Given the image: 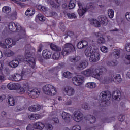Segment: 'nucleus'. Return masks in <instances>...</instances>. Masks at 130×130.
<instances>
[{"instance_id": "f257e3e1", "label": "nucleus", "mask_w": 130, "mask_h": 130, "mask_svg": "<svg viewBox=\"0 0 130 130\" xmlns=\"http://www.w3.org/2000/svg\"><path fill=\"white\" fill-rule=\"evenodd\" d=\"M75 50V47L71 43H67L64 44V47L61 51H56L52 55L53 59L55 60H58L60 58V56H66L70 54L71 52H73V51Z\"/></svg>"}, {"instance_id": "f03ea898", "label": "nucleus", "mask_w": 130, "mask_h": 130, "mask_svg": "<svg viewBox=\"0 0 130 130\" xmlns=\"http://www.w3.org/2000/svg\"><path fill=\"white\" fill-rule=\"evenodd\" d=\"M8 28L10 31L12 32H18L19 34L17 36V37L19 39H22L23 36L25 34V31L21 28L20 26L17 25L14 22H10L8 25ZM19 39L16 40V41H18Z\"/></svg>"}, {"instance_id": "7ed1b4c3", "label": "nucleus", "mask_w": 130, "mask_h": 130, "mask_svg": "<svg viewBox=\"0 0 130 130\" xmlns=\"http://www.w3.org/2000/svg\"><path fill=\"white\" fill-rule=\"evenodd\" d=\"M43 91L46 95L54 96L56 94V88L50 84H47L43 87Z\"/></svg>"}, {"instance_id": "20e7f679", "label": "nucleus", "mask_w": 130, "mask_h": 130, "mask_svg": "<svg viewBox=\"0 0 130 130\" xmlns=\"http://www.w3.org/2000/svg\"><path fill=\"white\" fill-rule=\"evenodd\" d=\"M111 98V93L109 91H102L100 94V99L103 102L109 101Z\"/></svg>"}, {"instance_id": "39448f33", "label": "nucleus", "mask_w": 130, "mask_h": 130, "mask_svg": "<svg viewBox=\"0 0 130 130\" xmlns=\"http://www.w3.org/2000/svg\"><path fill=\"white\" fill-rule=\"evenodd\" d=\"M25 61H26L29 63V66L31 68H34L35 66V59L32 57V53L27 52L25 54V58L24 59Z\"/></svg>"}, {"instance_id": "423d86ee", "label": "nucleus", "mask_w": 130, "mask_h": 130, "mask_svg": "<svg viewBox=\"0 0 130 130\" xmlns=\"http://www.w3.org/2000/svg\"><path fill=\"white\" fill-rule=\"evenodd\" d=\"M15 45L16 41H14V40L11 38L5 39V44L0 43V45L2 46L3 48H10V47H12V46Z\"/></svg>"}, {"instance_id": "0eeeda50", "label": "nucleus", "mask_w": 130, "mask_h": 130, "mask_svg": "<svg viewBox=\"0 0 130 130\" xmlns=\"http://www.w3.org/2000/svg\"><path fill=\"white\" fill-rule=\"evenodd\" d=\"M73 118L76 122H80L84 119V114L80 111H76L73 114Z\"/></svg>"}, {"instance_id": "6e6552de", "label": "nucleus", "mask_w": 130, "mask_h": 130, "mask_svg": "<svg viewBox=\"0 0 130 130\" xmlns=\"http://www.w3.org/2000/svg\"><path fill=\"white\" fill-rule=\"evenodd\" d=\"M16 89H15L17 93L18 94H24L25 92L28 93V89L29 88V85H25L23 87L19 84H16Z\"/></svg>"}, {"instance_id": "1a4fd4ad", "label": "nucleus", "mask_w": 130, "mask_h": 130, "mask_svg": "<svg viewBox=\"0 0 130 130\" xmlns=\"http://www.w3.org/2000/svg\"><path fill=\"white\" fill-rule=\"evenodd\" d=\"M27 93H28L29 96L32 97V98H37L40 95V91L38 89L30 88L29 86Z\"/></svg>"}, {"instance_id": "9d476101", "label": "nucleus", "mask_w": 130, "mask_h": 130, "mask_svg": "<svg viewBox=\"0 0 130 130\" xmlns=\"http://www.w3.org/2000/svg\"><path fill=\"white\" fill-rule=\"evenodd\" d=\"M117 82V84H119L120 82H121V76L119 74H115L113 76H111V77L106 78L105 79L106 82Z\"/></svg>"}, {"instance_id": "9b49d317", "label": "nucleus", "mask_w": 130, "mask_h": 130, "mask_svg": "<svg viewBox=\"0 0 130 130\" xmlns=\"http://www.w3.org/2000/svg\"><path fill=\"white\" fill-rule=\"evenodd\" d=\"M72 81L73 84L75 85V86H80L83 84V82H84V77L81 75H78L77 76H75L72 78Z\"/></svg>"}, {"instance_id": "f8f14e48", "label": "nucleus", "mask_w": 130, "mask_h": 130, "mask_svg": "<svg viewBox=\"0 0 130 130\" xmlns=\"http://www.w3.org/2000/svg\"><path fill=\"white\" fill-rule=\"evenodd\" d=\"M89 57V60L91 62H96L100 59V54L96 50Z\"/></svg>"}, {"instance_id": "ddd939ff", "label": "nucleus", "mask_w": 130, "mask_h": 130, "mask_svg": "<svg viewBox=\"0 0 130 130\" xmlns=\"http://www.w3.org/2000/svg\"><path fill=\"white\" fill-rule=\"evenodd\" d=\"M74 66L77 71H83L88 66V62L87 61H84L78 64H74Z\"/></svg>"}, {"instance_id": "4468645a", "label": "nucleus", "mask_w": 130, "mask_h": 130, "mask_svg": "<svg viewBox=\"0 0 130 130\" xmlns=\"http://www.w3.org/2000/svg\"><path fill=\"white\" fill-rule=\"evenodd\" d=\"M103 74V70L102 69H93L91 71V76L93 77V78H95L97 79L101 76Z\"/></svg>"}, {"instance_id": "2eb2a0df", "label": "nucleus", "mask_w": 130, "mask_h": 130, "mask_svg": "<svg viewBox=\"0 0 130 130\" xmlns=\"http://www.w3.org/2000/svg\"><path fill=\"white\" fill-rule=\"evenodd\" d=\"M96 50H97V49L93 48L92 46H89L87 47L84 51V53L86 56L90 57V56H91Z\"/></svg>"}, {"instance_id": "dca6fc26", "label": "nucleus", "mask_w": 130, "mask_h": 130, "mask_svg": "<svg viewBox=\"0 0 130 130\" xmlns=\"http://www.w3.org/2000/svg\"><path fill=\"white\" fill-rule=\"evenodd\" d=\"M98 20L101 25L103 26H107L108 24V19L107 17L104 15H100L98 17Z\"/></svg>"}, {"instance_id": "f3484780", "label": "nucleus", "mask_w": 130, "mask_h": 130, "mask_svg": "<svg viewBox=\"0 0 130 130\" xmlns=\"http://www.w3.org/2000/svg\"><path fill=\"white\" fill-rule=\"evenodd\" d=\"M64 92L67 96H74L75 95V89L71 86H67L64 88Z\"/></svg>"}, {"instance_id": "a211bd4d", "label": "nucleus", "mask_w": 130, "mask_h": 130, "mask_svg": "<svg viewBox=\"0 0 130 130\" xmlns=\"http://www.w3.org/2000/svg\"><path fill=\"white\" fill-rule=\"evenodd\" d=\"M9 79L11 81H15V82H19L22 80V77L19 74H14L9 76Z\"/></svg>"}, {"instance_id": "6ab92c4d", "label": "nucleus", "mask_w": 130, "mask_h": 130, "mask_svg": "<svg viewBox=\"0 0 130 130\" xmlns=\"http://www.w3.org/2000/svg\"><path fill=\"white\" fill-rule=\"evenodd\" d=\"M30 73H31L30 70H29L28 69H23L20 74L21 79H22V80H24V79H25V78H26V77H27V76L29 75Z\"/></svg>"}, {"instance_id": "aec40b11", "label": "nucleus", "mask_w": 130, "mask_h": 130, "mask_svg": "<svg viewBox=\"0 0 130 130\" xmlns=\"http://www.w3.org/2000/svg\"><path fill=\"white\" fill-rule=\"evenodd\" d=\"M62 117L65 122L69 123L71 121V115L66 112L62 113Z\"/></svg>"}, {"instance_id": "412c9836", "label": "nucleus", "mask_w": 130, "mask_h": 130, "mask_svg": "<svg viewBox=\"0 0 130 130\" xmlns=\"http://www.w3.org/2000/svg\"><path fill=\"white\" fill-rule=\"evenodd\" d=\"M51 54H52L51 51L48 50H44L43 51L42 55L45 59H49V58L51 57Z\"/></svg>"}, {"instance_id": "4be33fe9", "label": "nucleus", "mask_w": 130, "mask_h": 130, "mask_svg": "<svg viewBox=\"0 0 130 130\" xmlns=\"http://www.w3.org/2000/svg\"><path fill=\"white\" fill-rule=\"evenodd\" d=\"M70 60L71 62L73 63H76L81 60V56H73L70 57Z\"/></svg>"}, {"instance_id": "5701e85b", "label": "nucleus", "mask_w": 130, "mask_h": 130, "mask_svg": "<svg viewBox=\"0 0 130 130\" xmlns=\"http://www.w3.org/2000/svg\"><path fill=\"white\" fill-rule=\"evenodd\" d=\"M112 55L117 59L120 57V51L118 49H114L112 52Z\"/></svg>"}, {"instance_id": "b1692460", "label": "nucleus", "mask_w": 130, "mask_h": 130, "mask_svg": "<svg viewBox=\"0 0 130 130\" xmlns=\"http://www.w3.org/2000/svg\"><path fill=\"white\" fill-rule=\"evenodd\" d=\"M50 48L54 51H61V48L53 43L50 44Z\"/></svg>"}, {"instance_id": "393cba45", "label": "nucleus", "mask_w": 130, "mask_h": 130, "mask_svg": "<svg viewBox=\"0 0 130 130\" xmlns=\"http://www.w3.org/2000/svg\"><path fill=\"white\" fill-rule=\"evenodd\" d=\"M9 66L11 68H17L19 66V61L18 60H13L9 63Z\"/></svg>"}, {"instance_id": "a878e982", "label": "nucleus", "mask_w": 130, "mask_h": 130, "mask_svg": "<svg viewBox=\"0 0 130 130\" xmlns=\"http://www.w3.org/2000/svg\"><path fill=\"white\" fill-rule=\"evenodd\" d=\"M37 129H43L44 128V124L41 122H38L34 125Z\"/></svg>"}, {"instance_id": "bb28decb", "label": "nucleus", "mask_w": 130, "mask_h": 130, "mask_svg": "<svg viewBox=\"0 0 130 130\" xmlns=\"http://www.w3.org/2000/svg\"><path fill=\"white\" fill-rule=\"evenodd\" d=\"M113 98L114 99H120V97H121V93H120V91H115L113 92Z\"/></svg>"}, {"instance_id": "cd10ccee", "label": "nucleus", "mask_w": 130, "mask_h": 130, "mask_svg": "<svg viewBox=\"0 0 130 130\" xmlns=\"http://www.w3.org/2000/svg\"><path fill=\"white\" fill-rule=\"evenodd\" d=\"M96 86L97 85L95 82H88L85 85V87L89 89H95Z\"/></svg>"}, {"instance_id": "c85d7f7f", "label": "nucleus", "mask_w": 130, "mask_h": 130, "mask_svg": "<svg viewBox=\"0 0 130 130\" xmlns=\"http://www.w3.org/2000/svg\"><path fill=\"white\" fill-rule=\"evenodd\" d=\"M8 102L9 103V105H10V106H14V105H15V103H16V102H15V98L12 96L8 97Z\"/></svg>"}, {"instance_id": "c756f323", "label": "nucleus", "mask_w": 130, "mask_h": 130, "mask_svg": "<svg viewBox=\"0 0 130 130\" xmlns=\"http://www.w3.org/2000/svg\"><path fill=\"white\" fill-rule=\"evenodd\" d=\"M25 14L26 16H27V17H31V16H33V15L35 14V10H31L28 8L25 12Z\"/></svg>"}, {"instance_id": "7c9ffc66", "label": "nucleus", "mask_w": 130, "mask_h": 130, "mask_svg": "<svg viewBox=\"0 0 130 130\" xmlns=\"http://www.w3.org/2000/svg\"><path fill=\"white\" fill-rule=\"evenodd\" d=\"M76 4H77V1H76V0H70L69 5V8L70 9H74L76 7Z\"/></svg>"}, {"instance_id": "2f4dec72", "label": "nucleus", "mask_w": 130, "mask_h": 130, "mask_svg": "<svg viewBox=\"0 0 130 130\" xmlns=\"http://www.w3.org/2000/svg\"><path fill=\"white\" fill-rule=\"evenodd\" d=\"M91 25H93L94 27H101V25L100 22L96 19H92L91 21Z\"/></svg>"}, {"instance_id": "473e14b6", "label": "nucleus", "mask_w": 130, "mask_h": 130, "mask_svg": "<svg viewBox=\"0 0 130 130\" xmlns=\"http://www.w3.org/2000/svg\"><path fill=\"white\" fill-rule=\"evenodd\" d=\"M83 74L86 77H90L92 76V71L90 69H87L84 71H83Z\"/></svg>"}, {"instance_id": "72a5a7b5", "label": "nucleus", "mask_w": 130, "mask_h": 130, "mask_svg": "<svg viewBox=\"0 0 130 130\" xmlns=\"http://www.w3.org/2000/svg\"><path fill=\"white\" fill-rule=\"evenodd\" d=\"M2 12L5 14H9L11 12V7L9 6H4L2 9Z\"/></svg>"}, {"instance_id": "f704fd0d", "label": "nucleus", "mask_w": 130, "mask_h": 130, "mask_svg": "<svg viewBox=\"0 0 130 130\" xmlns=\"http://www.w3.org/2000/svg\"><path fill=\"white\" fill-rule=\"evenodd\" d=\"M14 54V52L12 51L11 50H8L5 52V55L7 57H11V56H13Z\"/></svg>"}, {"instance_id": "c9c22d12", "label": "nucleus", "mask_w": 130, "mask_h": 130, "mask_svg": "<svg viewBox=\"0 0 130 130\" xmlns=\"http://www.w3.org/2000/svg\"><path fill=\"white\" fill-rule=\"evenodd\" d=\"M17 86V84H15L14 83H9L7 85V88L9 90H16V87Z\"/></svg>"}, {"instance_id": "e433bc0d", "label": "nucleus", "mask_w": 130, "mask_h": 130, "mask_svg": "<svg viewBox=\"0 0 130 130\" xmlns=\"http://www.w3.org/2000/svg\"><path fill=\"white\" fill-rule=\"evenodd\" d=\"M50 4L53 8H58V5H57L58 2L57 0H52L50 1Z\"/></svg>"}, {"instance_id": "4c0bfd02", "label": "nucleus", "mask_w": 130, "mask_h": 130, "mask_svg": "<svg viewBox=\"0 0 130 130\" xmlns=\"http://www.w3.org/2000/svg\"><path fill=\"white\" fill-rule=\"evenodd\" d=\"M63 76L64 77V78H67V79H71L73 77V75L72 73H71V72L67 71L63 74Z\"/></svg>"}, {"instance_id": "58836bf2", "label": "nucleus", "mask_w": 130, "mask_h": 130, "mask_svg": "<svg viewBox=\"0 0 130 130\" xmlns=\"http://www.w3.org/2000/svg\"><path fill=\"white\" fill-rule=\"evenodd\" d=\"M67 16L69 19H77V15L75 13H67Z\"/></svg>"}, {"instance_id": "ea45409f", "label": "nucleus", "mask_w": 130, "mask_h": 130, "mask_svg": "<svg viewBox=\"0 0 130 130\" xmlns=\"http://www.w3.org/2000/svg\"><path fill=\"white\" fill-rule=\"evenodd\" d=\"M108 14L109 18H110V19H112V18H113V17L114 16V11H113L111 9H110L108 10Z\"/></svg>"}, {"instance_id": "a19ab883", "label": "nucleus", "mask_w": 130, "mask_h": 130, "mask_svg": "<svg viewBox=\"0 0 130 130\" xmlns=\"http://www.w3.org/2000/svg\"><path fill=\"white\" fill-rule=\"evenodd\" d=\"M78 13L80 17H82L86 13V11L84 10V8H80L78 10Z\"/></svg>"}, {"instance_id": "79ce46f5", "label": "nucleus", "mask_w": 130, "mask_h": 130, "mask_svg": "<svg viewBox=\"0 0 130 130\" xmlns=\"http://www.w3.org/2000/svg\"><path fill=\"white\" fill-rule=\"evenodd\" d=\"M47 15L49 17H56V16H57V13L54 12L48 11Z\"/></svg>"}, {"instance_id": "37998d69", "label": "nucleus", "mask_w": 130, "mask_h": 130, "mask_svg": "<svg viewBox=\"0 0 130 130\" xmlns=\"http://www.w3.org/2000/svg\"><path fill=\"white\" fill-rule=\"evenodd\" d=\"M59 28L62 32H64V31H66V26H64V23L63 22H60L59 23Z\"/></svg>"}, {"instance_id": "c03bdc74", "label": "nucleus", "mask_w": 130, "mask_h": 130, "mask_svg": "<svg viewBox=\"0 0 130 130\" xmlns=\"http://www.w3.org/2000/svg\"><path fill=\"white\" fill-rule=\"evenodd\" d=\"M37 17L41 22H44V21H45V17L41 14H38Z\"/></svg>"}, {"instance_id": "a18cd8bd", "label": "nucleus", "mask_w": 130, "mask_h": 130, "mask_svg": "<svg viewBox=\"0 0 130 130\" xmlns=\"http://www.w3.org/2000/svg\"><path fill=\"white\" fill-rule=\"evenodd\" d=\"M89 121L90 123H95L96 121V118L92 115L89 116Z\"/></svg>"}, {"instance_id": "49530a36", "label": "nucleus", "mask_w": 130, "mask_h": 130, "mask_svg": "<svg viewBox=\"0 0 130 130\" xmlns=\"http://www.w3.org/2000/svg\"><path fill=\"white\" fill-rule=\"evenodd\" d=\"M107 66H109V67H114V66H117V61H108L107 62Z\"/></svg>"}, {"instance_id": "de8ad7c7", "label": "nucleus", "mask_w": 130, "mask_h": 130, "mask_svg": "<svg viewBox=\"0 0 130 130\" xmlns=\"http://www.w3.org/2000/svg\"><path fill=\"white\" fill-rule=\"evenodd\" d=\"M98 43L99 44H104L105 43V39L103 37H100L98 39Z\"/></svg>"}, {"instance_id": "09e8293b", "label": "nucleus", "mask_w": 130, "mask_h": 130, "mask_svg": "<svg viewBox=\"0 0 130 130\" xmlns=\"http://www.w3.org/2000/svg\"><path fill=\"white\" fill-rule=\"evenodd\" d=\"M24 108L20 105H17L14 109L15 111L19 112V111H22Z\"/></svg>"}, {"instance_id": "8fccbe9b", "label": "nucleus", "mask_w": 130, "mask_h": 130, "mask_svg": "<svg viewBox=\"0 0 130 130\" xmlns=\"http://www.w3.org/2000/svg\"><path fill=\"white\" fill-rule=\"evenodd\" d=\"M100 50L102 51V52L106 53V52H107V51L108 50V48H107V47H106L104 46H102L100 47Z\"/></svg>"}, {"instance_id": "3c124183", "label": "nucleus", "mask_w": 130, "mask_h": 130, "mask_svg": "<svg viewBox=\"0 0 130 130\" xmlns=\"http://www.w3.org/2000/svg\"><path fill=\"white\" fill-rule=\"evenodd\" d=\"M124 119H125V117H124V115H120L118 117V120L119 121H121L122 122V121H124Z\"/></svg>"}, {"instance_id": "603ef678", "label": "nucleus", "mask_w": 130, "mask_h": 130, "mask_svg": "<svg viewBox=\"0 0 130 130\" xmlns=\"http://www.w3.org/2000/svg\"><path fill=\"white\" fill-rule=\"evenodd\" d=\"M77 48L79 49H82V48H84V46H83V43L82 41H80L77 44Z\"/></svg>"}, {"instance_id": "864d4df0", "label": "nucleus", "mask_w": 130, "mask_h": 130, "mask_svg": "<svg viewBox=\"0 0 130 130\" xmlns=\"http://www.w3.org/2000/svg\"><path fill=\"white\" fill-rule=\"evenodd\" d=\"M41 109V106L40 105H35V111H39Z\"/></svg>"}, {"instance_id": "5fc2aeb1", "label": "nucleus", "mask_w": 130, "mask_h": 130, "mask_svg": "<svg viewBox=\"0 0 130 130\" xmlns=\"http://www.w3.org/2000/svg\"><path fill=\"white\" fill-rule=\"evenodd\" d=\"M12 2H14V3H16V4H18L19 6L21 7V8H24L25 7V4H24V3H19V2L17 1V0H12Z\"/></svg>"}, {"instance_id": "6e6d98bb", "label": "nucleus", "mask_w": 130, "mask_h": 130, "mask_svg": "<svg viewBox=\"0 0 130 130\" xmlns=\"http://www.w3.org/2000/svg\"><path fill=\"white\" fill-rule=\"evenodd\" d=\"M28 110L32 112H35V105L29 106L28 107Z\"/></svg>"}, {"instance_id": "4d7b16f0", "label": "nucleus", "mask_w": 130, "mask_h": 130, "mask_svg": "<svg viewBox=\"0 0 130 130\" xmlns=\"http://www.w3.org/2000/svg\"><path fill=\"white\" fill-rule=\"evenodd\" d=\"M81 42H82V45L84 48H85V47H87V46L89 45V43L87 41H81Z\"/></svg>"}, {"instance_id": "13d9d810", "label": "nucleus", "mask_w": 130, "mask_h": 130, "mask_svg": "<svg viewBox=\"0 0 130 130\" xmlns=\"http://www.w3.org/2000/svg\"><path fill=\"white\" fill-rule=\"evenodd\" d=\"M72 130H82L80 125H75L72 128Z\"/></svg>"}, {"instance_id": "bf43d9fd", "label": "nucleus", "mask_w": 130, "mask_h": 130, "mask_svg": "<svg viewBox=\"0 0 130 130\" xmlns=\"http://www.w3.org/2000/svg\"><path fill=\"white\" fill-rule=\"evenodd\" d=\"M82 108L85 109V110H89V107L88 106V104L85 103L82 105Z\"/></svg>"}, {"instance_id": "052dcab7", "label": "nucleus", "mask_w": 130, "mask_h": 130, "mask_svg": "<svg viewBox=\"0 0 130 130\" xmlns=\"http://www.w3.org/2000/svg\"><path fill=\"white\" fill-rule=\"evenodd\" d=\"M5 74L6 75H10V73H11V71H10V69L9 68H6L4 71Z\"/></svg>"}, {"instance_id": "680f3d73", "label": "nucleus", "mask_w": 130, "mask_h": 130, "mask_svg": "<svg viewBox=\"0 0 130 130\" xmlns=\"http://www.w3.org/2000/svg\"><path fill=\"white\" fill-rule=\"evenodd\" d=\"M52 120L55 123H58V122H59V121L58 120V118L57 117H53Z\"/></svg>"}, {"instance_id": "e2e57ef3", "label": "nucleus", "mask_w": 130, "mask_h": 130, "mask_svg": "<svg viewBox=\"0 0 130 130\" xmlns=\"http://www.w3.org/2000/svg\"><path fill=\"white\" fill-rule=\"evenodd\" d=\"M126 19L127 20V21H130V12H127L126 13Z\"/></svg>"}, {"instance_id": "0e129e2a", "label": "nucleus", "mask_w": 130, "mask_h": 130, "mask_svg": "<svg viewBox=\"0 0 130 130\" xmlns=\"http://www.w3.org/2000/svg\"><path fill=\"white\" fill-rule=\"evenodd\" d=\"M5 99H6V95L4 94L0 95V102L3 101Z\"/></svg>"}, {"instance_id": "69168bd1", "label": "nucleus", "mask_w": 130, "mask_h": 130, "mask_svg": "<svg viewBox=\"0 0 130 130\" xmlns=\"http://www.w3.org/2000/svg\"><path fill=\"white\" fill-rule=\"evenodd\" d=\"M77 3L79 9H83V5H82V3H81L80 1H77Z\"/></svg>"}, {"instance_id": "338daca9", "label": "nucleus", "mask_w": 130, "mask_h": 130, "mask_svg": "<svg viewBox=\"0 0 130 130\" xmlns=\"http://www.w3.org/2000/svg\"><path fill=\"white\" fill-rule=\"evenodd\" d=\"M52 125L48 124L46 126V129L47 130H52Z\"/></svg>"}, {"instance_id": "774afa93", "label": "nucleus", "mask_w": 130, "mask_h": 130, "mask_svg": "<svg viewBox=\"0 0 130 130\" xmlns=\"http://www.w3.org/2000/svg\"><path fill=\"white\" fill-rule=\"evenodd\" d=\"M74 36V32L73 31H68L67 32V36H69V37H72V36Z\"/></svg>"}]
</instances>
